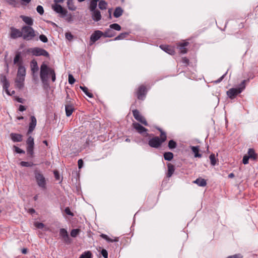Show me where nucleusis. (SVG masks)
<instances>
[{
  "label": "nucleus",
  "instance_id": "obj_44",
  "mask_svg": "<svg viewBox=\"0 0 258 258\" xmlns=\"http://www.w3.org/2000/svg\"><path fill=\"white\" fill-rule=\"evenodd\" d=\"M211 165L214 166L216 164V159L214 154L210 155L209 157Z\"/></svg>",
  "mask_w": 258,
  "mask_h": 258
},
{
  "label": "nucleus",
  "instance_id": "obj_62",
  "mask_svg": "<svg viewBox=\"0 0 258 258\" xmlns=\"http://www.w3.org/2000/svg\"><path fill=\"white\" fill-rule=\"evenodd\" d=\"M63 1L64 0H54V2L56 4H57L58 3H62Z\"/></svg>",
  "mask_w": 258,
  "mask_h": 258
},
{
  "label": "nucleus",
  "instance_id": "obj_52",
  "mask_svg": "<svg viewBox=\"0 0 258 258\" xmlns=\"http://www.w3.org/2000/svg\"><path fill=\"white\" fill-rule=\"evenodd\" d=\"M64 212L68 215L71 216L72 217L74 216L73 213L71 212L69 207L66 208Z\"/></svg>",
  "mask_w": 258,
  "mask_h": 258
},
{
  "label": "nucleus",
  "instance_id": "obj_54",
  "mask_svg": "<svg viewBox=\"0 0 258 258\" xmlns=\"http://www.w3.org/2000/svg\"><path fill=\"white\" fill-rule=\"evenodd\" d=\"M101 253L104 258H108V252L106 249H103Z\"/></svg>",
  "mask_w": 258,
  "mask_h": 258
},
{
  "label": "nucleus",
  "instance_id": "obj_30",
  "mask_svg": "<svg viewBox=\"0 0 258 258\" xmlns=\"http://www.w3.org/2000/svg\"><path fill=\"white\" fill-rule=\"evenodd\" d=\"M168 173L167 174V177H170L173 174L174 171V166L171 163H168Z\"/></svg>",
  "mask_w": 258,
  "mask_h": 258
},
{
  "label": "nucleus",
  "instance_id": "obj_38",
  "mask_svg": "<svg viewBox=\"0 0 258 258\" xmlns=\"http://www.w3.org/2000/svg\"><path fill=\"white\" fill-rule=\"evenodd\" d=\"M81 230L80 229H74L71 232V236L73 237H76L80 233Z\"/></svg>",
  "mask_w": 258,
  "mask_h": 258
},
{
  "label": "nucleus",
  "instance_id": "obj_57",
  "mask_svg": "<svg viewBox=\"0 0 258 258\" xmlns=\"http://www.w3.org/2000/svg\"><path fill=\"white\" fill-rule=\"evenodd\" d=\"M14 148L15 149V151L18 153H24L25 152L22 150V149H21L20 148L16 147V146H14Z\"/></svg>",
  "mask_w": 258,
  "mask_h": 258
},
{
  "label": "nucleus",
  "instance_id": "obj_32",
  "mask_svg": "<svg viewBox=\"0 0 258 258\" xmlns=\"http://www.w3.org/2000/svg\"><path fill=\"white\" fill-rule=\"evenodd\" d=\"M80 88L84 92V93L87 96H88L89 98H93V95L92 94V93H90L89 90H88V89L86 87H85V86H80Z\"/></svg>",
  "mask_w": 258,
  "mask_h": 258
},
{
  "label": "nucleus",
  "instance_id": "obj_14",
  "mask_svg": "<svg viewBox=\"0 0 258 258\" xmlns=\"http://www.w3.org/2000/svg\"><path fill=\"white\" fill-rule=\"evenodd\" d=\"M0 80L1 83L3 84V87L4 89L5 90L6 92L9 94L10 95V92L9 91V88L10 87V83L9 81H8L7 77L6 76L4 75H1L0 77Z\"/></svg>",
  "mask_w": 258,
  "mask_h": 258
},
{
  "label": "nucleus",
  "instance_id": "obj_8",
  "mask_svg": "<svg viewBox=\"0 0 258 258\" xmlns=\"http://www.w3.org/2000/svg\"><path fill=\"white\" fill-rule=\"evenodd\" d=\"M30 52L35 56H44L46 57L49 56L48 52L42 48L35 47L31 49Z\"/></svg>",
  "mask_w": 258,
  "mask_h": 258
},
{
  "label": "nucleus",
  "instance_id": "obj_50",
  "mask_svg": "<svg viewBox=\"0 0 258 258\" xmlns=\"http://www.w3.org/2000/svg\"><path fill=\"white\" fill-rule=\"evenodd\" d=\"M65 36L69 41L72 40L74 37L73 35L70 32H67L65 34Z\"/></svg>",
  "mask_w": 258,
  "mask_h": 258
},
{
  "label": "nucleus",
  "instance_id": "obj_39",
  "mask_svg": "<svg viewBox=\"0 0 258 258\" xmlns=\"http://www.w3.org/2000/svg\"><path fill=\"white\" fill-rule=\"evenodd\" d=\"M177 146V143L173 140H170L168 142V147L170 149H175Z\"/></svg>",
  "mask_w": 258,
  "mask_h": 258
},
{
  "label": "nucleus",
  "instance_id": "obj_17",
  "mask_svg": "<svg viewBox=\"0 0 258 258\" xmlns=\"http://www.w3.org/2000/svg\"><path fill=\"white\" fill-rule=\"evenodd\" d=\"M25 77L17 76L15 79V85L19 89H21L24 87Z\"/></svg>",
  "mask_w": 258,
  "mask_h": 258
},
{
  "label": "nucleus",
  "instance_id": "obj_6",
  "mask_svg": "<svg viewBox=\"0 0 258 258\" xmlns=\"http://www.w3.org/2000/svg\"><path fill=\"white\" fill-rule=\"evenodd\" d=\"M134 128L142 136L145 137H151L153 135L149 134L147 133L148 130L141 125L140 123L134 122L133 123Z\"/></svg>",
  "mask_w": 258,
  "mask_h": 258
},
{
  "label": "nucleus",
  "instance_id": "obj_60",
  "mask_svg": "<svg viewBox=\"0 0 258 258\" xmlns=\"http://www.w3.org/2000/svg\"><path fill=\"white\" fill-rule=\"evenodd\" d=\"M226 75V73L224 74L222 77H221L219 79H218L217 80H216L215 81V82L216 83H220L224 79V77Z\"/></svg>",
  "mask_w": 258,
  "mask_h": 258
},
{
  "label": "nucleus",
  "instance_id": "obj_35",
  "mask_svg": "<svg viewBox=\"0 0 258 258\" xmlns=\"http://www.w3.org/2000/svg\"><path fill=\"white\" fill-rule=\"evenodd\" d=\"M247 156L249 157V158L254 160L256 158V154L253 149H249Z\"/></svg>",
  "mask_w": 258,
  "mask_h": 258
},
{
  "label": "nucleus",
  "instance_id": "obj_49",
  "mask_svg": "<svg viewBox=\"0 0 258 258\" xmlns=\"http://www.w3.org/2000/svg\"><path fill=\"white\" fill-rule=\"evenodd\" d=\"M226 258H243V255L240 253H238L232 255L228 256Z\"/></svg>",
  "mask_w": 258,
  "mask_h": 258
},
{
  "label": "nucleus",
  "instance_id": "obj_41",
  "mask_svg": "<svg viewBox=\"0 0 258 258\" xmlns=\"http://www.w3.org/2000/svg\"><path fill=\"white\" fill-rule=\"evenodd\" d=\"M111 29H114L117 31H120L121 29L120 26L117 23H113L109 26Z\"/></svg>",
  "mask_w": 258,
  "mask_h": 258
},
{
  "label": "nucleus",
  "instance_id": "obj_55",
  "mask_svg": "<svg viewBox=\"0 0 258 258\" xmlns=\"http://www.w3.org/2000/svg\"><path fill=\"white\" fill-rule=\"evenodd\" d=\"M182 63L185 64L186 66H187L189 63V60L187 58L184 57H182L181 59Z\"/></svg>",
  "mask_w": 258,
  "mask_h": 258
},
{
  "label": "nucleus",
  "instance_id": "obj_1",
  "mask_svg": "<svg viewBox=\"0 0 258 258\" xmlns=\"http://www.w3.org/2000/svg\"><path fill=\"white\" fill-rule=\"evenodd\" d=\"M50 77L53 82L55 81V73L54 69L49 67L45 63L40 67V77L44 85L48 86V78Z\"/></svg>",
  "mask_w": 258,
  "mask_h": 258
},
{
  "label": "nucleus",
  "instance_id": "obj_33",
  "mask_svg": "<svg viewBox=\"0 0 258 258\" xmlns=\"http://www.w3.org/2000/svg\"><path fill=\"white\" fill-rule=\"evenodd\" d=\"M164 158L165 160L171 161L173 158V154L170 152H165L164 154Z\"/></svg>",
  "mask_w": 258,
  "mask_h": 258
},
{
  "label": "nucleus",
  "instance_id": "obj_7",
  "mask_svg": "<svg viewBox=\"0 0 258 258\" xmlns=\"http://www.w3.org/2000/svg\"><path fill=\"white\" fill-rule=\"evenodd\" d=\"M147 92L145 86L142 85L139 87L136 93L139 100H144Z\"/></svg>",
  "mask_w": 258,
  "mask_h": 258
},
{
  "label": "nucleus",
  "instance_id": "obj_21",
  "mask_svg": "<svg viewBox=\"0 0 258 258\" xmlns=\"http://www.w3.org/2000/svg\"><path fill=\"white\" fill-rule=\"evenodd\" d=\"M189 43L188 42H183L180 43L177 45V47L179 50V51L181 53H186L187 52V48L186 47L188 46Z\"/></svg>",
  "mask_w": 258,
  "mask_h": 258
},
{
  "label": "nucleus",
  "instance_id": "obj_29",
  "mask_svg": "<svg viewBox=\"0 0 258 258\" xmlns=\"http://www.w3.org/2000/svg\"><path fill=\"white\" fill-rule=\"evenodd\" d=\"M190 149H191L192 152L195 154V157H201L202 155L199 153V146H191Z\"/></svg>",
  "mask_w": 258,
  "mask_h": 258
},
{
  "label": "nucleus",
  "instance_id": "obj_37",
  "mask_svg": "<svg viewBox=\"0 0 258 258\" xmlns=\"http://www.w3.org/2000/svg\"><path fill=\"white\" fill-rule=\"evenodd\" d=\"M107 3L103 0L100 1L99 2L98 7L101 10H105L107 7Z\"/></svg>",
  "mask_w": 258,
  "mask_h": 258
},
{
  "label": "nucleus",
  "instance_id": "obj_26",
  "mask_svg": "<svg viewBox=\"0 0 258 258\" xmlns=\"http://www.w3.org/2000/svg\"><path fill=\"white\" fill-rule=\"evenodd\" d=\"M115 33L110 28L107 29L104 33L103 36L105 37H112L115 36Z\"/></svg>",
  "mask_w": 258,
  "mask_h": 258
},
{
  "label": "nucleus",
  "instance_id": "obj_47",
  "mask_svg": "<svg viewBox=\"0 0 258 258\" xmlns=\"http://www.w3.org/2000/svg\"><path fill=\"white\" fill-rule=\"evenodd\" d=\"M36 10L40 15H42L44 13L43 8L41 6H38L37 7Z\"/></svg>",
  "mask_w": 258,
  "mask_h": 258
},
{
  "label": "nucleus",
  "instance_id": "obj_20",
  "mask_svg": "<svg viewBox=\"0 0 258 258\" xmlns=\"http://www.w3.org/2000/svg\"><path fill=\"white\" fill-rule=\"evenodd\" d=\"M20 17L27 25V26L31 27L33 25V20L32 18L24 15H21Z\"/></svg>",
  "mask_w": 258,
  "mask_h": 258
},
{
  "label": "nucleus",
  "instance_id": "obj_46",
  "mask_svg": "<svg viewBox=\"0 0 258 258\" xmlns=\"http://www.w3.org/2000/svg\"><path fill=\"white\" fill-rule=\"evenodd\" d=\"M68 81L70 84H73L75 82V79L72 75L69 74L68 77Z\"/></svg>",
  "mask_w": 258,
  "mask_h": 258
},
{
  "label": "nucleus",
  "instance_id": "obj_9",
  "mask_svg": "<svg viewBox=\"0 0 258 258\" xmlns=\"http://www.w3.org/2000/svg\"><path fill=\"white\" fill-rule=\"evenodd\" d=\"M133 114L134 118L137 120H138V121H139L140 122H141V123L146 126L148 125V123L145 118L141 115L139 110H138L137 109L133 110Z\"/></svg>",
  "mask_w": 258,
  "mask_h": 258
},
{
  "label": "nucleus",
  "instance_id": "obj_48",
  "mask_svg": "<svg viewBox=\"0 0 258 258\" xmlns=\"http://www.w3.org/2000/svg\"><path fill=\"white\" fill-rule=\"evenodd\" d=\"M20 165L23 167H30L32 166V164L28 162L22 161L20 162Z\"/></svg>",
  "mask_w": 258,
  "mask_h": 258
},
{
  "label": "nucleus",
  "instance_id": "obj_4",
  "mask_svg": "<svg viewBox=\"0 0 258 258\" xmlns=\"http://www.w3.org/2000/svg\"><path fill=\"white\" fill-rule=\"evenodd\" d=\"M35 178L36 180L38 185L42 189H45L46 180L43 175L41 174L39 171L36 170L34 172Z\"/></svg>",
  "mask_w": 258,
  "mask_h": 258
},
{
  "label": "nucleus",
  "instance_id": "obj_45",
  "mask_svg": "<svg viewBox=\"0 0 258 258\" xmlns=\"http://www.w3.org/2000/svg\"><path fill=\"white\" fill-rule=\"evenodd\" d=\"M20 57H21L20 54L19 53L17 54L15 56V58L14 59V63L15 64H17L18 65V64L20 62H19Z\"/></svg>",
  "mask_w": 258,
  "mask_h": 258
},
{
  "label": "nucleus",
  "instance_id": "obj_64",
  "mask_svg": "<svg viewBox=\"0 0 258 258\" xmlns=\"http://www.w3.org/2000/svg\"><path fill=\"white\" fill-rule=\"evenodd\" d=\"M16 100L18 102H20V103H23V99L22 98H17L16 99Z\"/></svg>",
  "mask_w": 258,
  "mask_h": 258
},
{
  "label": "nucleus",
  "instance_id": "obj_13",
  "mask_svg": "<svg viewBox=\"0 0 258 258\" xmlns=\"http://www.w3.org/2000/svg\"><path fill=\"white\" fill-rule=\"evenodd\" d=\"M10 37L12 39H16L19 37H22V29L20 30L14 27L10 28Z\"/></svg>",
  "mask_w": 258,
  "mask_h": 258
},
{
  "label": "nucleus",
  "instance_id": "obj_25",
  "mask_svg": "<svg viewBox=\"0 0 258 258\" xmlns=\"http://www.w3.org/2000/svg\"><path fill=\"white\" fill-rule=\"evenodd\" d=\"M193 182L194 183L197 184L200 186L204 187L207 185L206 180L201 177L197 178L196 180L194 181Z\"/></svg>",
  "mask_w": 258,
  "mask_h": 258
},
{
  "label": "nucleus",
  "instance_id": "obj_36",
  "mask_svg": "<svg viewBox=\"0 0 258 258\" xmlns=\"http://www.w3.org/2000/svg\"><path fill=\"white\" fill-rule=\"evenodd\" d=\"M67 5L68 9L72 11H75L76 9L73 2V0H68Z\"/></svg>",
  "mask_w": 258,
  "mask_h": 258
},
{
  "label": "nucleus",
  "instance_id": "obj_15",
  "mask_svg": "<svg viewBox=\"0 0 258 258\" xmlns=\"http://www.w3.org/2000/svg\"><path fill=\"white\" fill-rule=\"evenodd\" d=\"M37 124V120L35 117L33 115L30 117V122L29 124V128L27 133V135H28L32 133L34 130Z\"/></svg>",
  "mask_w": 258,
  "mask_h": 258
},
{
  "label": "nucleus",
  "instance_id": "obj_40",
  "mask_svg": "<svg viewBox=\"0 0 258 258\" xmlns=\"http://www.w3.org/2000/svg\"><path fill=\"white\" fill-rule=\"evenodd\" d=\"M128 33L124 32L121 33L119 35H118L117 37L114 38L115 40H121L125 38L127 35Z\"/></svg>",
  "mask_w": 258,
  "mask_h": 258
},
{
  "label": "nucleus",
  "instance_id": "obj_34",
  "mask_svg": "<svg viewBox=\"0 0 258 258\" xmlns=\"http://www.w3.org/2000/svg\"><path fill=\"white\" fill-rule=\"evenodd\" d=\"M65 105H74L75 102L73 99H72L68 92H67V97L66 99Z\"/></svg>",
  "mask_w": 258,
  "mask_h": 258
},
{
  "label": "nucleus",
  "instance_id": "obj_58",
  "mask_svg": "<svg viewBox=\"0 0 258 258\" xmlns=\"http://www.w3.org/2000/svg\"><path fill=\"white\" fill-rule=\"evenodd\" d=\"M78 167L79 169H81L83 166V161L82 159H79L78 162Z\"/></svg>",
  "mask_w": 258,
  "mask_h": 258
},
{
  "label": "nucleus",
  "instance_id": "obj_18",
  "mask_svg": "<svg viewBox=\"0 0 258 258\" xmlns=\"http://www.w3.org/2000/svg\"><path fill=\"white\" fill-rule=\"evenodd\" d=\"M160 47L162 50L169 54L173 55L175 53L174 48L171 46L161 45Z\"/></svg>",
  "mask_w": 258,
  "mask_h": 258
},
{
  "label": "nucleus",
  "instance_id": "obj_5",
  "mask_svg": "<svg viewBox=\"0 0 258 258\" xmlns=\"http://www.w3.org/2000/svg\"><path fill=\"white\" fill-rule=\"evenodd\" d=\"M245 81L243 80L241 84L242 85V87L237 88H231L227 92V95L230 99L234 98L238 94L240 93L243 89L245 88Z\"/></svg>",
  "mask_w": 258,
  "mask_h": 258
},
{
  "label": "nucleus",
  "instance_id": "obj_53",
  "mask_svg": "<svg viewBox=\"0 0 258 258\" xmlns=\"http://www.w3.org/2000/svg\"><path fill=\"white\" fill-rule=\"evenodd\" d=\"M249 159V157L247 156V155H244L243 157L242 163L244 164H248Z\"/></svg>",
  "mask_w": 258,
  "mask_h": 258
},
{
  "label": "nucleus",
  "instance_id": "obj_28",
  "mask_svg": "<svg viewBox=\"0 0 258 258\" xmlns=\"http://www.w3.org/2000/svg\"><path fill=\"white\" fill-rule=\"evenodd\" d=\"M38 69L37 61L35 59L32 60L31 62V70L32 72L35 73L38 71Z\"/></svg>",
  "mask_w": 258,
  "mask_h": 258
},
{
  "label": "nucleus",
  "instance_id": "obj_16",
  "mask_svg": "<svg viewBox=\"0 0 258 258\" xmlns=\"http://www.w3.org/2000/svg\"><path fill=\"white\" fill-rule=\"evenodd\" d=\"M52 9L56 13L60 14L62 16L66 15L68 13L66 9H63L60 5L58 4H55L52 6Z\"/></svg>",
  "mask_w": 258,
  "mask_h": 258
},
{
  "label": "nucleus",
  "instance_id": "obj_24",
  "mask_svg": "<svg viewBox=\"0 0 258 258\" xmlns=\"http://www.w3.org/2000/svg\"><path fill=\"white\" fill-rule=\"evenodd\" d=\"M65 110L66 115L67 116H71L75 110L74 105H65Z\"/></svg>",
  "mask_w": 258,
  "mask_h": 258
},
{
  "label": "nucleus",
  "instance_id": "obj_61",
  "mask_svg": "<svg viewBox=\"0 0 258 258\" xmlns=\"http://www.w3.org/2000/svg\"><path fill=\"white\" fill-rule=\"evenodd\" d=\"M26 109V108L25 106L20 105L19 107V110L20 111H23Z\"/></svg>",
  "mask_w": 258,
  "mask_h": 258
},
{
  "label": "nucleus",
  "instance_id": "obj_27",
  "mask_svg": "<svg viewBox=\"0 0 258 258\" xmlns=\"http://www.w3.org/2000/svg\"><path fill=\"white\" fill-rule=\"evenodd\" d=\"M123 12V10L120 7H118L115 8L113 13V16L115 18H118L122 15Z\"/></svg>",
  "mask_w": 258,
  "mask_h": 258
},
{
  "label": "nucleus",
  "instance_id": "obj_2",
  "mask_svg": "<svg viewBox=\"0 0 258 258\" xmlns=\"http://www.w3.org/2000/svg\"><path fill=\"white\" fill-rule=\"evenodd\" d=\"M158 130L160 132V137H154L149 141L148 144L152 148H159L167 139L166 133L161 128H159Z\"/></svg>",
  "mask_w": 258,
  "mask_h": 258
},
{
  "label": "nucleus",
  "instance_id": "obj_12",
  "mask_svg": "<svg viewBox=\"0 0 258 258\" xmlns=\"http://www.w3.org/2000/svg\"><path fill=\"white\" fill-rule=\"evenodd\" d=\"M59 235L62 238L63 241L66 244H69L72 242V240L69 237L68 233L66 229L61 228L59 230Z\"/></svg>",
  "mask_w": 258,
  "mask_h": 258
},
{
  "label": "nucleus",
  "instance_id": "obj_63",
  "mask_svg": "<svg viewBox=\"0 0 258 258\" xmlns=\"http://www.w3.org/2000/svg\"><path fill=\"white\" fill-rule=\"evenodd\" d=\"M29 213H31V214H33V213H34L35 211L34 209L33 208H31V209H29Z\"/></svg>",
  "mask_w": 258,
  "mask_h": 258
},
{
  "label": "nucleus",
  "instance_id": "obj_11",
  "mask_svg": "<svg viewBox=\"0 0 258 258\" xmlns=\"http://www.w3.org/2000/svg\"><path fill=\"white\" fill-rule=\"evenodd\" d=\"M27 152L29 154L32 155L33 154V149H34V138L31 136L29 137L26 141Z\"/></svg>",
  "mask_w": 258,
  "mask_h": 258
},
{
  "label": "nucleus",
  "instance_id": "obj_23",
  "mask_svg": "<svg viewBox=\"0 0 258 258\" xmlns=\"http://www.w3.org/2000/svg\"><path fill=\"white\" fill-rule=\"evenodd\" d=\"M12 140L14 142H21L22 141L23 136L19 134L12 133L10 135Z\"/></svg>",
  "mask_w": 258,
  "mask_h": 258
},
{
  "label": "nucleus",
  "instance_id": "obj_3",
  "mask_svg": "<svg viewBox=\"0 0 258 258\" xmlns=\"http://www.w3.org/2000/svg\"><path fill=\"white\" fill-rule=\"evenodd\" d=\"M22 38L26 41L33 40L36 36L35 31L30 26L24 25L22 27Z\"/></svg>",
  "mask_w": 258,
  "mask_h": 258
},
{
  "label": "nucleus",
  "instance_id": "obj_51",
  "mask_svg": "<svg viewBox=\"0 0 258 258\" xmlns=\"http://www.w3.org/2000/svg\"><path fill=\"white\" fill-rule=\"evenodd\" d=\"M40 40L43 42L46 43L48 41V39L44 35H40L39 36Z\"/></svg>",
  "mask_w": 258,
  "mask_h": 258
},
{
  "label": "nucleus",
  "instance_id": "obj_31",
  "mask_svg": "<svg viewBox=\"0 0 258 258\" xmlns=\"http://www.w3.org/2000/svg\"><path fill=\"white\" fill-rule=\"evenodd\" d=\"M100 237L102 238L105 239L106 241L109 242H116L118 241V239L117 237H115L114 239L110 238L107 235L105 234H101L100 235Z\"/></svg>",
  "mask_w": 258,
  "mask_h": 258
},
{
  "label": "nucleus",
  "instance_id": "obj_59",
  "mask_svg": "<svg viewBox=\"0 0 258 258\" xmlns=\"http://www.w3.org/2000/svg\"><path fill=\"white\" fill-rule=\"evenodd\" d=\"M54 176L55 177V178L57 180L59 179V173L57 171H54Z\"/></svg>",
  "mask_w": 258,
  "mask_h": 258
},
{
  "label": "nucleus",
  "instance_id": "obj_43",
  "mask_svg": "<svg viewBox=\"0 0 258 258\" xmlns=\"http://www.w3.org/2000/svg\"><path fill=\"white\" fill-rule=\"evenodd\" d=\"M79 258H92V253L90 251H86Z\"/></svg>",
  "mask_w": 258,
  "mask_h": 258
},
{
  "label": "nucleus",
  "instance_id": "obj_56",
  "mask_svg": "<svg viewBox=\"0 0 258 258\" xmlns=\"http://www.w3.org/2000/svg\"><path fill=\"white\" fill-rule=\"evenodd\" d=\"M35 225L37 228H40V229L43 228L44 226V224L42 223H36L35 224Z\"/></svg>",
  "mask_w": 258,
  "mask_h": 258
},
{
  "label": "nucleus",
  "instance_id": "obj_42",
  "mask_svg": "<svg viewBox=\"0 0 258 258\" xmlns=\"http://www.w3.org/2000/svg\"><path fill=\"white\" fill-rule=\"evenodd\" d=\"M97 6V2H95V1H92L90 2V5L89 7L90 10L91 11L96 10V7Z\"/></svg>",
  "mask_w": 258,
  "mask_h": 258
},
{
  "label": "nucleus",
  "instance_id": "obj_22",
  "mask_svg": "<svg viewBox=\"0 0 258 258\" xmlns=\"http://www.w3.org/2000/svg\"><path fill=\"white\" fill-rule=\"evenodd\" d=\"M91 12H92V18L93 20H94L96 22H98L101 20V15L99 10H96L92 11Z\"/></svg>",
  "mask_w": 258,
  "mask_h": 258
},
{
  "label": "nucleus",
  "instance_id": "obj_10",
  "mask_svg": "<svg viewBox=\"0 0 258 258\" xmlns=\"http://www.w3.org/2000/svg\"><path fill=\"white\" fill-rule=\"evenodd\" d=\"M103 36V32L100 30H96L91 35L90 45L94 44L96 41L99 40Z\"/></svg>",
  "mask_w": 258,
  "mask_h": 258
},
{
  "label": "nucleus",
  "instance_id": "obj_19",
  "mask_svg": "<svg viewBox=\"0 0 258 258\" xmlns=\"http://www.w3.org/2000/svg\"><path fill=\"white\" fill-rule=\"evenodd\" d=\"M26 76V69L25 68L22 66L21 62L18 64V70L17 76L22 77L25 78Z\"/></svg>",
  "mask_w": 258,
  "mask_h": 258
}]
</instances>
